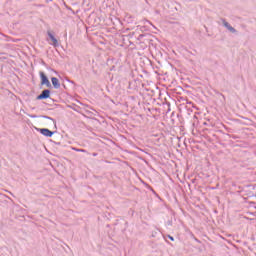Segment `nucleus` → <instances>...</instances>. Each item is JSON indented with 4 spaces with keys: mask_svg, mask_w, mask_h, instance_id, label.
<instances>
[{
    "mask_svg": "<svg viewBox=\"0 0 256 256\" xmlns=\"http://www.w3.org/2000/svg\"><path fill=\"white\" fill-rule=\"evenodd\" d=\"M40 78H41V84L46 85V87H51V82H49V79L45 75V73L40 72Z\"/></svg>",
    "mask_w": 256,
    "mask_h": 256,
    "instance_id": "f257e3e1",
    "label": "nucleus"
},
{
    "mask_svg": "<svg viewBox=\"0 0 256 256\" xmlns=\"http://www.w3.org/2000/svg\"><path fill=\"white\" fill-rule=\"evenodd\" d=\"M50 95H51V91L49 89H46L42 91V93L39 96H37V99L38 100L49 99Z\"/></svg>",
    "mask_w": 256,
    "mask_h": 256,
    "instance_id": "f03ea898",
    "label": "nucleus"
},
{
    "mask_svg": "<svg viewBox=\"0 0 256 256\" xmlns=\"http://www.w3.org/2000/svg\"><path fill=\"white\" fill-rule=\"evenodd\" d=\"M39 133H41V135H44V137H53V132L47 128L39 129Z\"/></svg>",
    "mask_w": 256,
    "mask_h": 256,
    "instance_id": "7ed1b4c3",
    "label": "nucleus"
},
{
    "mask_svg": "<svg viewBox=\"0 0 256 256\" xmlns=\"http://www.w3.org/2000/svg\"><path fill=\"white\" fill-rule=\"evenodd\" d=\"M47 35L52 41L50 45H53V47H59V41H57V38H55V36L51 32H48Z\"/></svg>",
    "mask_w": 256,
    "mask_h": 256,
    "instance_id": "20e7f679",
    "label": "nucleus"
},
{
    "mask_svg": "<svg viewBox=\"0 0 256 256\" xmlns=\"http://www.w3.org/2000/svg\"><path fill=\"white\" fill-rule=\"evenodd\" d=\"M223 25L228 29V31H230V33H237V30H235V28H233V26H231L227 21L223 20Z\"/></svg>",
    "mask_w": 256,
    "mask_h": 256,
    "instance_id": "39448f33",
    "label": "nucleus"
},
{
    "mask_svg": "<svg viewBox=\"0 0 256 256\" xmlns=\"http://www.w3.org/2000/svg\"><path fill=\"white\" fill-rule=\"evenodd\" d=\"M51 81L54 89H59L61 87V83H59V79L52 77Z\"/></svg>",
    "mask_w": 256,
    "mask_h": 256,
    "instance_id": "423d86ee",
    "label": "nucleus"
},
{
    "mask_svg": "<svg viewBox=\"0 0 256 256\" xmlns=\"http://www.w3.org/2000/svg\"><path fill=\"white\" fill-rule=\"evenodd\" d=\"M74 151H77L78 153H87V150L85 149H77V148H73Z\"/></svg>",
    "mask_w": 256,
    "mask_h": 256,
    "instance_id": "0eeeda50",
    "label": "nucleus"
},
{
    "mask_svg": "<svg viewBox=\"0 0 256 256\" xmlns=\"http://www.w3.org/2000/svg\"><path fill=\"white\" fill-rule=\"evenodd\" d=\"M28 117H31V119H35V117H37V116H35V115H28Z\"/></svg>",
    "mask_w": 256,
    "mask_h": 256,
    "instance_id": "6e6552de",
    "label": "nucleus"
},
{
    "mask_svg": "<svg viewBox=\"0 0 256 256\" xmlns=\"http://www.w3.org/2000/svg\"><path fill=\"white\" fill-rule=\"evenodd\" d=\"M169 239H170L171 241H175V239L173 238V236H169Z\"/></svg>",
    "mask_w": 256,
    "mask_h": 256,
    "instance_id": "1a4fd4ad",
    "label": "nucleus"
},
{
    "mask_svg": "<svg viewBox=\"0 0 256 256\" xmlns=\"http://www.w3.org/2000/svg\"><path fill=\"white\" fill-rule=\"evenodd\" d=\"M46 119H51V117L45 116Z\"/></svg>",
    "mask_w": 256,
    "mask_h": 256,
    "instance_id": "9d476101",
    "label": "nucleus"
},
{
    "mask_svg": "<svg viewBox=\"0 0 256 256\" xmlns=\"http://www.w3.org/2000/svg\"><path fill=\"white\" fill-rule=\"evenodd\" d=\"M47 1V3H49V1H53V0H46Z\"/></svg>",
    "mask_w": 256,
    "mask_h": 256,
    "instance_id": "9b49d317",
    "label": "nucleus"
}]
</instances>
